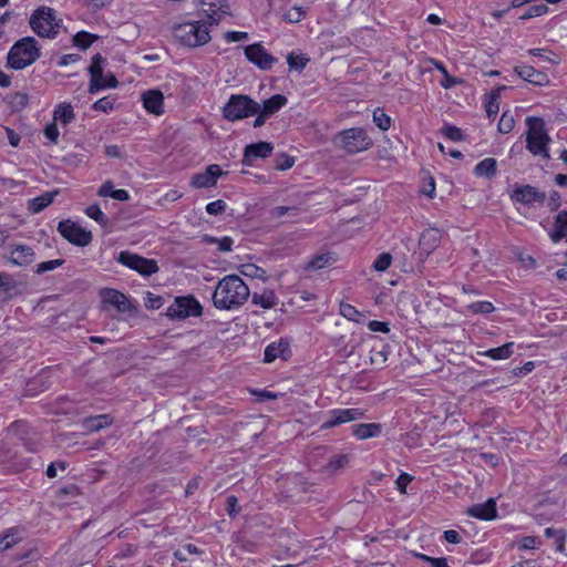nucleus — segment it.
I'll return each instance as SVG.
<instances>
[{
    "label": "nucleus",
    "mask_w": 567,
    "mask_h": 567,
    "mask_svg": "<svg viewBox=\"0 0 567 567\" xmlns=\"http://www.w3.org/2000/svg\"><path fill=\"white\" fill-rule=\"evenodd\" d=\"M228 9L226 0H202V10L209 25L218 24L221 18L228 14Z\"/></svg>",
    "instance_id": "14"
},
{
    "label": "nucleus",
    "mask_w": 567,
    "mask_h": 567,
    "mask_svg": "<svg viewBox=\"0 0 567 567\" xmlns=\"http://www.w3.org/2000/svg\"><path fill=\"white\" fill-rule=\"evenodd\" d=\"M371 357H370V360H371V363L378 368V369H381L383 368L384 363L386 362L388 360V349L385 347H383L381 350H372L371 351Z\"/></svg>",
    "instance_id": "45"
},
{
    "label": "nucleus",
    "mask_w": 567,
    "mask_h": 567,
    "mask_svg": "<svg viewBox=\"0 0 567 567\" xmlns=\"http://www.w3.org/2000/svg\"><path fill=\"white\" fill-rule=\"evenodd\" d=\"M334 143L349 154H357L372 146V140L361 127H352L340 132L334 138Z\"/></svg>",
    "instance_id": "6"
},
{
    "label": "nucleus",
    "mask_w": 567,
    "mask_h": 567,
    "mask_svg": "<svg viewBox=\"0 0 567 567\" xmlns=\"http://www.w3.org/2000/svg\"><path fill=\"white\" fill-rule=\"evenodd\" d=\"M101 297L104 305L114 307L118 312H126L130 310V300L118 290L105 288L101 291Z\"/></svg>",
    "instance_id": "17"
},
{
    "label": "nucleus",
    "mask_w": 567,
    "mask_h": 567,
    "mask_svg": "<svg viewBox=\"0 0 567 567\" xmlns=\"http://www.w3.org/2000/svg\"><path fill=\"white\" fill-rule=\"evenodd\" d=\"M339 311L342 317L354 322H359L362 316L361 312L358 311L355 307L347 302L340 303Z\"/></svg>",
    "instance_id": "42"
},
{
    "label": "nucleus",
    "mask_w": 567,
    "mask_h": 567,
    "mask_svg": "<svg viewBox=\"0 0 567 567\" xmlns=\"http://www.w3.org/2000/svg\"><path fill=\"white\" fill-rule=\"evenodd\" d=\"M362 416L363 412L360 409H334L328 412V417L320 427L328 430L343 423L359 420Z\"/></svg>",
    "instance_id": "12"
},
{
    "label": "nucleus",
    "mask_w": 567,
    "mask_h": 567,
    "mask_svg": "<svg viewBox=\"0 0 567 567\" xmlns=\"http://www.w3.org/2000/svg\"><path fill=\"white\" fill-rule=\"evenodd\" d=\"M515 72L524 81H527L538 86H545L549 83V78L546 73L535 70L530 65L516 66Z\"/></svg>",
    "instance_id": "18"
},
{
    "label": "nucleus",
    "mask_w": 567,
    "mask_h": 567,
    "mask_svg": "<svg viewBox=\"0 0 567 567\" xmlns=\"http://www.w3.org/2000/svg\"><path fill=\"white\" fill-rule=\"evenodd\" d=\"M22 537L19 535L18 529L10 528L0 537V551L11 548L13 545L19 543Z\"/></svg>",
    "instance_id": "36"
},
{
    "label": "nucleus",
    "mask_w": 567,
    "mask_h": 567,
    "mask_svg": "<svg viewBox=\"0 0 567 567\" xmlns=\"http://www.w3.org/2000/svg\"><path fill=\"white\" fill-rule=\"evenodd\" d=\"M549 237L554 243H558L563 238L567 239V210H561L556 215L554 230Z\"/></svg>",
    "instance_id": "26"
},
{
    "label": "nucleus",
    "mask_w": 567,
    "mask_h": 567,
    "mask_svg": "<svg viewBox=\"0 0 567 567\" xmlns=\"http://www.w3.org/2000/svg\"><path fill=\"white\" fill-rule=\"evenodd\" d=\"M83 427L89 432H96L112 424V417L109 414H100L83 420Z\"/></svg>",
    "instance_id": "30"
},
{
    "label": "nucleus",
    "mask_w": 567,
    "mask_h": 567,
    "mask_svg": "<svg viewBox=\"0 0 567 567\" xmlns=\"http://www.w3.org/2000/svg\"><path fill=\"white\" fill-rule=\"evenodd\" d=\"M529 54L532 55H535V56H539V58H543L545 59L546 61H549L554 64H557L558 63V59H557V55L555 53H553L551 51L547 50V49H530L528 51Z\"/></svg>",
    "instance_id": "52"
},
{
    "label": "nucleus",
    "mask_w": 567,
    "mask_h": 567,
    "mask_svg": "<svg viewBox=\"0 0 567 567\" xmlns=\"http://www.w3.org/2000/svg\"><path fill=\"white\" fill-rule=\"evenodd\" d=\"M225 209H226V203L221 199L212 202V203L207 204V206H206V212L209 215H219V214L224 213Z\"/></svg>",
    "instance_id": "56"
},
{
    "label": "nucleus",
    "mask_w": 567,
    "mask_h": 567,
    "mask_svg": "<svg viewBox=\"0 0 567 567\" xmlns=\"http://www.w3.org/2000/svg\"><path fill=\"white\" fill-rule=\"evenodd\" d=\"M368 327L373 332L388 333L390 331L388 323L382 321L372 320L369 322Z\"/></svg>",
    "instance_id": "64"
},
{
    "label": "nucleus",
    "mask_w": 567,
    "mask_h": 567,
    "mask_svg": "<svg viewBox=\"0 0 567 567\" xmlns=\"http://www.w3.org/2000/svg\"><path fill=\"white\" fill-rule=\"evenodd\" d=\"M223 174L217 164L209 165L204 173L195 174L190 179V186L194 188H209L217 184V178Z\"/></svg>",
    "instance_id": "15"
},
{
    "label": "nucleus",
    "mask_w": 567,
    "mask_h": 567,
    "mask_svg": "<svg viewBox=\"0 0 567 567\" xmlns=\"http://www.w3.org/2000/svg\"><path fill=\"white\" fill-rule=\"evenodd\" d=\"M295 158L287 155V154H280L276 158V168L279 171H286L293 166Z\"/></svg>",
    "instance_id": "55"
},
{
    "label": "nucleus",
    "mask_w": 567,
    "mask_h": 567,
    "mask_svg": "<svg viewBox=\"0 0 567 567\" xmlns=\"http://www.w3.org/2000/svg\"><path fill=\"white\" fill-rule=\"evenodd\" d=\"M227 513L230 517H235L238 512H239V508H238V499L236 496L234 495H230L227 497Z\"/></svg>",
    "instance_id": "61"
},
{
    "label": "nucleus",
    "mask_w": 567,
    "mask_h": 567,
    "mask_svg": "<svg viewBox=\"0 0 567 567\" xmlns=\"http://www.w3.org/2000/svg\"><path fill=\"white\" fill-rule=\"evenodd\" d=\"M64 264V259H53L40 262L37 267V274H44L47 271L54 270L55 268L62 266Z\"/></svg>",
    "instance_id": "53"
},
{
    "label": "nucleus",
    "mask_w": 567,
    "mask_h": 567,
    "mask_svg": "<svg viewBox=\"0 0 567 567\" xmlns=\"http://www.w3.org/2000/svg\"><path fill=\"white\" fill-rule=\"evenodd\" d=\"M99 39L97 35L86 31H80L73 37V44L82 50L90 48Z\"/></svg>",
    "instance_id": "38"
},
{
    "label": "nucleus",
    "mask_w": 567,
    "mask_h": 567,
    "mask_svg": "<svg viewBox=\"0 0 567 567\" xmlns=\"http://www.w3.org/2000/svg\"><path fill=\"white\" fill-rule=\"evenodd\" d=\"M505 86L497 87L493 90L489 94V97L485 104V111L489 118L495 117L499 111L498 99L501 96V91L505 90Z\"/></svg>",
    "instance_id": "35"
},
{
    "label": "nucleus",
    "mask_w": 567,
    "mask_h": 567,
    "mask_svg": "<svg viewBox=\"0 0 567 567\" xmlns=\"http://www.w3.org/2000/svg\"><path fill=\"white\" fill-rule=\"evenodd\" d=\"M247 60L258 66L260 70H270L277 58L271 55L261 43H254L244 48Z\"/></svg>",
    "instance_id": "11"
},
{
    "label": "nucleus",
    "mask_w": 567,
    "mask_h": 567,
    "mask_svg": "<svg viewBox=\"0 0 567 567\" xmlns=\"http://www.w3.org/2000/svg\"><path fill=\"white\" fill-rule=\"evenodd\" d=\"M225 39L227 42H239L247 40L248 33L241 31H228L225 33Z\"/></svg>",
    "instance_id": "60"
},
{
    "label": "nucleus",
    "mask_w": 567,
    "mask_h": 567,
    "mask_svg": "<svg viewBox=\"0 0 567 567\" xmlns=\"http://www.w3.org/2000/svg\"><path fill=\"white\" fill-rule=\"evenodd\" d=\"M250 290L237 275L220 279L213 293V303L220 310H233L243 306L249 298Z\"/></svg>",
    "instance_id": "1"
},
{
    "label": "nucleus",
    "mask_w": 567,
    "mask_h": 567,
    "mask_svg": "<svg viewBox=\"0 0 567 567\" xmlns=\"http://www.w3.org/2000/svg\"><path fill=\"white\" fill-rule=\"evenodd\" d=\"M85 214L94 219L96 223H99L101 226H106L109 224V218L101 210L100 206L97 204H93L89 206L85 209Z\"/></svg>",
    "instance_id": "41"
},
{
    "label": "nucleus",
    "mask_w": 567,
    "mask_h": 567,
    "mask_svg": "<svg viewBox=\"0 0 567 567\" xmlns=\"http://www.w3.org/2000/svg\"><path fill=\"white\" fill-rule=\"evenodd\" d=\"M203 240L207 244H217L218 250L223 251V252L231 251V247L234 244V240L228 236H225V237L218 239V238L205 235Z\"/></svg>",
    "instance_id": "40"
},
{
    "label": "nucleus",
    "mask_w": 567,
    "mask_h": 567,
    "mask_svg": "<svg viewBox=\"0 0 567 567\" xmlns=\"http://www.w3.org/2000/svg\"><path fill=\"white\" fill-rule=\"evenodd\" d=\"M202 313L203 307L193 296L177 297L167 308V316L172 319L199 317Z\"/></svg>",
    "instance_id": "9"
},
{
    "label": "nucleus",
    "mask_w": 567,
    "mask_h": 567,
    "mask_svg": "<svg viewBox=\"0 0 567 567\" xmlns=\"http://www.w3.org/2000/svg\"><path fill=\"white\" fill-rule=\"evenodd\" d=\"M289 212H296V208L288 206H276L272 209H270V216L272 218H281Z\"/></svg>",
    "instance_id": "62"
},
{
    "label": "nucleus",
    "mask_w": 567,
    "mask_h": 567,
    "mask_svg": "<svg viewBox=\"0 0 567 567\" xmlns=\"http://www.w3.org/2000/svg\"><path fill=\"white\" fill-rule=\"evenodd\" d=\"M349 463V458L346 454H338L333 455L328 464L327 468L331 472L338 471L340 468H343Z\"/></svg>",
    "instance_id": "47"
},
{
    "label": "nucleus",
    "mask_w": 567,
    "mask_h": 567,
    "mask_svg": "<svg viewBox=\"0 0 567 567\" xmlns=\"http://www.w3.org/2000/svg\"><path fill=\"white\" fill-rule=\"evenodd\" d=\"M373 122L381 131H388L391 126V117L381 109L373 112Z\"/></svg>",
    "instance_id": "44"
},
{
    "label": "nucleus",
    "mask_w": 567,
    "mask_h": 567,
    "mask_svg": "<svg viewBox=\"0 0 567 567\" xmlns=\"http://www.w3.org/2000/svg\"><path fill=\"white\" fill-rule=\"evenodd\" d=\"M514 125H515V122H514L513 116L504 113L498 122L497 127L502 134H507L514 128Z\"/></svg>",
    "instance_id": "54"
},
{
    "label": "nucleus",
    "mask_w": 567,
    "mask_h": 567,
    "mask_svg": "<svg viewBox=\"0 0 567 567\" xmlns=\"http://www.w3.org/2000/svg\"><path fill=\"white\" fill-rule=\"evenodd\" d=\"M274 151V145L269 142H259L249 144L245 147L243 164L245 166H252L257 158H266Z\"/></svg>",
    "instance_id": "16"
},
{
    "label": "nucleus",
    "mask_w": 567,
    "mask_h": 567,
    "mask_svg": "<svg viewBox=\"0 0 567 567\" xmlns=\"http://www.w3.org/2000/svg\"><path fill=\"white\" fill-rule=\"evenodd\" d=\"M116 261L144 277L152 276L159 270L156 260L142 257L127 250L121 251L116 257Z\"/></svg>",
    "instance_id": "8"
},
{
    "label": "nucleus",
    "mask_w": 567,
    "mask_h": 567,
    "mask_svg": "<svg viewBox=\"0 0 567 567\" xmlns=\"http://www.w3.org/2000/svg\"><path fill=\"white\" fill-rule=\"evenodd\" d=\"M412 480H413V476H411L408 473H402V474L399 475V477L395 481V485H396V488L399 489V492L401 494H405L406 493V486H408L409 483L412 482Z\"/></svg>",
    "instance_id": "57"
},
{
    "label": "nucleus",
    "mask_w": 567,
    "mask_h": 567,
    "mask_svg": "<svg viewBox=\"0 0 567 567\" xmlns=\"http://www.w3.org/2000/svg\"><path fill=\"white\" fill-rule=\"evenodd\" d=\"M10 260L18 266H27L34 260V251L31 247L25 245L17 246L11 251Z\"/></svg>",
    "instance_id": "23"
},
{
    "label": "nucleus",
    "mask_w": 567,
    "mask_h": 567,
    "mask_svg": "<svg viewBox=\"0 0 567 567\" xmlns=\"http://www.w3.org/2000/svg\"><path fill=\"white\" fill-rule=\"evenodd\" d=\"M352 433L360 440L375 437L381 433V425L378 423H362L352 426Z\"/></svg>",
    "instance_id": "29"
},
{
    "label": "nucleus",
    "mask_w": 567,
    "mask_h": 567,
    "mask_svg": "<svg viewBox=\"0 0 567 567\" xmlns=\"http://www.w3.org/2000/svg\"><path fill=\"white\" fill-rule=\"evenodd\" d=\"M392 262V256L389 252H382L373 262V269L377 271H385Z\"/></svg>",
    "instance_id": "48"
},
{
    "label": "nucleus",
    "mask_w": 567,
    "mask_h": 567,
    "mask_svg": "<svg viewBox=\"0 0 567 567\" xmlns=\"http://www.w3.org/2000/svg\"><path fill=\"white\" fill-rule=\"evenodd\" d=\"M544 534L547 538L554 539L557 550H559V551L564 550L565 539L567 536V533L565 529L548 527L545 529Z\"/></svg>",
    "instance_id": "37"
},
{
    "label": "nucleus",
    "mask_w": 567,
    "mask_h": 567,
    "mask_svg": "<svg viewBox=\"0 0 567 567\" xmlns=\"http://www.w3.org/2000/svg\"><path fill=\"white\" fill-rule=\"evenodd\" d=\"M58 231L63 238L76 246L84 247L92 241L91 231L83 229L80 225L70 219L60 221Z\"/></svg>",
    "instance_id": "10"
},
{
    "label": "nucleus",
    "mask_w": 567,
    "mask_h": 567,
    "mask_svg": "<svg viewBox=\"0 0 567 567\" xmlns=\"http://www.w3.org/2000/svg\"><path fill=\"white\" fill-rule=\"evenodd\" d=\"M175 40L187 48H198L210 40V31L206 21H186L173 27Z\"/></svg>",
    "instance_id": "3"
},
{
    "label": "nucleus",
    "mask_w": 567,
    "mask_h": 567,
    "mask_svg": "<svg viewBox=\"0 0 567 567\" xmlns=\"http://www.w3.org/2000/svg\"><path fill=\"white\" fill-rule=\"evenodd\" d=\"M30 27L39 37L53 39L59 32L54 10L49 7L37 9L30 17Z\"/></svg>",
    "instance_id": "7"
},
{
    "label": "nucleus",
    "mask_w": 567,
    "mask_h": 567,
    "mask_svg": "<svg viewBox=\"0 0 567 567\" xmlns=\"http://www.w3.org/2000/svg\"><path fill=\"white\" fill-rule=\"evenodd\" d=\"M53 193H44L35 198L29 200V210L33 214H38L48 207L53 202Z\"/></svg>",
    "instance_id": "34"
},
{
    "label": "nucleus",
    "mask_w": 567,
    "mask_h": 567,
    "mask_svg": "<svg viewBox=\"0 0 567 567\" xmlns=\"http://www.w3.org/2000/svg\"><path fill=\"white\" fill-rule=\"evenodd\" d=\"M163 93L158 90H148L143 94L144 107L153 114L159 115L163 112Z\"/></svg>",
    "instance_id": "21"
},
{
    "label": "nucleus",
    "mask_w": 567,
    "mask_h": 567,
    "mask_svg": "<svg viewBox=\"0 0 567 567\" xmlns=\"http://www.w3.org/2000/svg\"><path fill=\"white\" fill-rule=\"evenodd\" d=\"M41 56L38 41L32 37L19 39L9 50L7 66L13 70H23L33 64Z\"/></svg>",
    "instance_id": "2"
},
{
    "label": "nucleus",
    "mask_w": 567,
    "mask_h": 567,
    "mask_svg": "<svg viewBox=\"0 0 567 567\" xmlns=\"http://www.w3.org/2000/svg\"><path fill=\"white\" fill-rule=\"evenodd\" d=\"M336 261L331 252H323L312 256L305 265V269L309 271H317L323 269Z\"/></svg>",
    "instance_id": "28"
},
{
    "label": "nucleus",
    "mask_w": 567,
    "mask_h": 567,
    "mask_svg": "<svg viewBox=\"0 0 567 567\" xmlns=\"http://www.w3.org/2000/svg\"><path fill=\"white\" fill-rule=\"evenodd\" d=\"M288 100L282 94H275L270 99L264 101L262 104H260V110L264 114V116L270 117L275 113H277L282 106L287 104Z\"/></svg>",
    "instance_id": "25"
},
{
    "label": "nucleus",
    "mask_w": 567,
    "mask_h": 567,
    "mask_svg": "<svg viewBox=\"0 0 567 567\" xmlns=\"http://www.w3.org/2000/svg\"><path fill=\"white\" fill-rule=\"evenodd\" d=\"M548 11V7L545 4H536L528 8V10L520 17L522 20L540 17Z\"/></svg>",
    "instance_id": "51"
},
{
    "label": "nucleus",
    "mask_w": 567,
    "mask_h": 567,
    "mask_svg": "<svg viewBox=\"0 0 567 567\" xmlns=\"http://www.w3.org/2000/svg\"><path fill=\"white\" fill-rule=\"evenodd\" d=\"M511 197L514 202L528 206L534 203L543 204L546 199L544 192H539L536 187L530 185L517 186Z\"/></svg>",
    "instance_id": "13"
},
{
    "label": "nucleus",
    "mask_w": 567,
    "mask_h": 567,
    "mask_svg": "<svg viewBox=\"0 0 567 567\" xmlns=\"http://www.w3.org/2000/svg\"><path fill=\"white\" fill-rule=\"evenodd\" d=\"M308 62L309 59L303 54H295L293 52H291L287 56V63L289 68L297 71H302Z\"/></svg>",
    "instance_id": "43"
},
{
    "label": "nucleus",
    "mask_w": 567,
    "mask_h": 567,
    "mask_svg": "<svg viewBox=\"0 0 567 567\" xmlns=\"http://www.w3.org/2000/svg\"><path fill=\"white\" fill-rule=\"evenodd\" d=\"M468 310L473 313L487 315L495 310L494 306L489 301H477L467 306Z\"/></svg>",
    "instance_id": "46"
},
{
    "label": "nucleus",
    "mask_w": 567,
    "mask_h": 567,
    "mask_svg": "<svg viewBox=\"0 0 567 567\" xmlns=\"http://www.w3.org/2000/svg\"><path fill=\"white\" fill-rule=\"evenodd\" d=\"M441 234L437 229H426L421 234L419 245L421 255L429 256L440 244Z\"/></svg>",
    "instance_id": "20"
},
{
    "label": "nucleus",
    "mask_w": 567,
    "mask_h": 567,
    "mask_svg": "<svg viewBox=\"0 0 567 567\" xmlns=\"http://www.w3.org/2000/svg\"><path fill=\"white\" fill-rule=\"evenodd\" d=\"M260 104L248 95L233 94L223 107V116L229 122L239 121L256 115Z\"/></svg>",
    "instance_id": "5"
},
{
    "label": "nucleus",
    "mask_w": 567,
    "mask_h": 567,
    "mask_svg": "<svg viewBox=\"0 0 567 567\" xmlns=\"http://www.w3.org/2000/svg\"><path fill=\"white\" fill-rule=\"evenodd\" d=\"M59 130L55 123H51L44 128V136L52 143L56 144L59 138Z\"/></svg>",
    "instance_id": "58"
},
{
    "label": "nucleus",
    "mask_w": 567,
    "mask_h": 567,
    "mask_svg": "<svg viewBox=\"0 0 567 567\" xmlns=\"http://www.w3.org/2000/svg\"><path fill=\"white\" fill-rule=\"evenodd\" d=\"M514 342H507L501 347L488 349L483 352V355H486L493 360H504L509 358L513 354Z\"/></svg>",
    "instance_id": "33"
},
{
    "label": "nucleus",
    "mask_w": 567,
    "mask_h": 567,
    "mask_svg": "<svg viewBox=\"0 0 567 567\" xmlns=\"http://www.w3.org/2000/svg\"><path fill=\"white\" fill-rule=\"evenodd\" d=\"M113 107H114V99H112L111 96L102 97V99L97 100L92 105V109L94 111H100V112H104V113L110 112L111 110H113Z\"/></svg>",
    "instance_id": "50"
},
{
    "label": "nucleus",
    "mask_w": 567,
    "mask_h": 567,
    "mask_svg": "<svg viewBox=\"0 0 567 567\" xmlns=\"http://www.w3.org/2000/svg\"><path fill=\"white\" fill-rule=\"evenodd\" d=\"M290 352L289 343L280 340L279 342H272L265 349V362H272L278 358L286 359V354Z\"/></svg>",
    "instance_id": "24"
},
{
    "label": "nucleus",
    "mask_w": 567,
    "mask_h": 567,
    "mask_svg": "<svg viewBox=\"0 0 567 567\" xmlns=\"http://www.w3.org/2000/svg\"><path fill=\"white\" fill-rule=\"evenodd\" d=\"M53 117L54 121H60L64 125H68L75 118V114L73 112L71 104L61 103L55 107Z\"/></svg>",
    "instance_id": "32"
},
{
    "label": "nucleus",
    "mask_w": 567,
    "mask_h": 567,
    "mask_svg": "<svg viewBox=\"0 0 567 567\" xmlns=\"http://www.w3.org/2000/svg\"><path fill=\"white\" fill-rule=\"evenodd\" d=\"M105 59L96 53L92 58L91 65L89 66V73L91 75L90 84H89V93L95 94L99 92L97 79L101 78V73L103 72V63Z\"/></svg>",
    "instance_id": "22"
},
{
    "label": "nucleus",
    "mask_w": 567,
    "mask_h": 567,
    "mask_svg": "<svg viewBox=\"0 0 567 567\" xmlns=\"http://www.w3.org/2000/svg\"><path fill=\"white\" fill-rule=\"evenodd\" d=\"M496 159L492 157H487L474 167V174L478 177H487L491 178L496 173Z\"/></svg>",
    "instance_id": "31"
},
{
    "label": "nucleus",
    "mask_w": 567,
    "mask_h": 567,
    "mask_svg": "<svg viewBox=\"0 0 567 567\" xmlns=\"http://www.w3.org/2000/svg\"><path fill=\"white\" fill-rule=\"evenodd\" d=\"M467 514L483 520L494 519L497 516L496 502L493 498H488L483 504H476L470 507Z\"/></svg>",
    "instance_id": "19"
},
{
    "label": "nucleus",
    "mask_w": 567,
    "mask_h": 567,
    "mask_svg": "<svg viewBox=\"0 0 567 567\" xmlns=\"http://www.w3.org/2000/svg\"><path fill=\"white\" fill-rule=\"evenodd\" d=\"M251 302L258 305L264 309H270L277 306L278 298L274 290L264 289L261 292H254L251 296Z\"/></svg>",
    "instance_id": "27"
},
{
    "label": "nucleus",
    "mask_w": 567,
    "mask_h": 567,
    "mask_svg": "<svg viewBox=\"0 0 567 567\" xmlns=\"http://www.w3.org/2000/svg\"><path fill=\"white\" fill-rule=\"evenodd\" d=\"M16 287L14 280L9 274L0 272V289L4 288V290H10Z\"/></svg>",
    "instance_id": "63"
},
{
    "label": "nucleus",
    "mask_w": 567,
    "mask_h": 567,
    "mask_svg": "<svg viewBox=\"0 0 567 567\" xmlns=\"http://www.w3.org/2000/svg\"><path fill=\"white\" fill-rule=\"evenodd\" d=\"M526 147L535 156L549 158L548 144L550 137L548 136L545 122L540 117L526 118Z\"/></svg>",
    "instance_id": "4"
},
{
    "label": "nucleus",
    "mask_w": 567,
    "mask_h": 567,
    "mask_svg": "<svg viewBox=\"0 0 567 567\" xmlns=\"http://www.w3.org/2000/svg\"><path fill=\"white\" fill-rule=\"evenodd\" d=\"M444 135L451 140V141H460L462 140V131L456 127V126H453V125H447L444 127Z\"/></svg>",
    "instance_id": "59"
},
{
    "label": "nucleus",
    "mask_w": 567,
    "mask_h": 567,
    "mask_svg": "<svg viewBox=\"0 0 567 567\" xmlns=\"http://www.w3.org/2000/svg\"><path fill=\"white\" fill-rule=\"evenodd\" d=\"M333 346L342 358L351 355L354 351V346L349 344L346 336L334 338Z\"/></svg>",
    "instance_id": "39"
},
{
    "label": "nucleus",
    "mask_w": 567,
    "mask_h": 567,
    "mask_svg": "<svg viewBox=\"0 0 567 567\" xmlns=\"http://www.w3.org/2000/svg\"><path fill=\"white\" fill-rule=\"evenodd\" d=\"M306 16L301 7H293L284 14V20L289 23H297Z\"/></svg>",
    "instance_id": "49"
}]
</instances>
